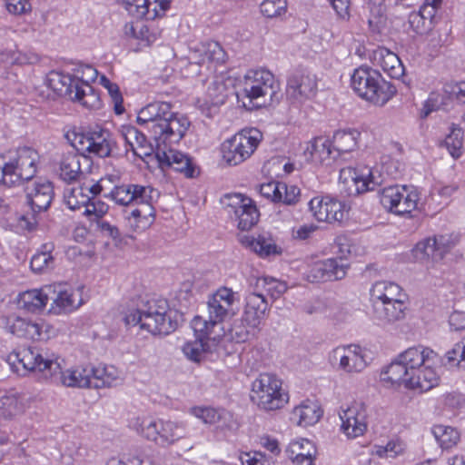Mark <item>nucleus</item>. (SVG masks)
Instances as JSON below:
<instances>
[{
    "label": "nucleus",
    "instance_id": "1",
    "mask_svg": "<svg viewBox=\"0 0 465 465\" xmlns=\"http://www.w3.org/2000/svg\"><path fill=\"white\" fill-rule=\"evenodd\" d=\"M137 123L150 130L156 143H178L185 134L190 122L178 115L166 102H153L143 107L137 115Z\"/></svg>",
    "mask_w": 465,
    "mask_h": 465
},
{
    "label": "nucleus",
    "instance_id": "2",
    "mask_svg": "<svg viewBox=\"0 0 465 465\" xmlns=\"http://www.w3.org/2000/svg\"><path fill=\"white\" fill-rule=\"evenodd\" d=\"M122 314L126 326L140 325L141 329L153 335H167L177 328V322L168 313L165 300H151L142 309H128Z\"/></svg>",
    "mask_w": 465,
    "mask_h": 465
},
{
    "label": "nucleus",
    "instance_id": "3",
    "mask_svg": "<svg viewBox=\"0 0 465 465\" xmlns=\"http://www.w3.org/2000/svg\"><path fill=\"white\" fill-rule=\"evenodd\" d=\"M39 155L29 147L0 154V184L14 186L31 182L36 173Z\"/></svg>",
    "mask_w": 465,
    "mask_h": 465
},
{
    "label": "nucleus",
    "instance_id": "4",
    "mask_svg": "<svg viewBox=\"0 0 465 465\" xmlns=\"http://www.w3.org/2000/svg\"><path fill=\"white\" fill-rule=\"evenodd\" d=\"M237 302L236 293L231 288L220 287L208 299V318L195 316L192 321L193 331H200L205 335L210 334V330L214 332L219 323L236 315Z\"/></svg>",
    "mask_w": 465,
    "mask_h": 465
},
{
    "label": "nucleus",
    "instance_id": "5",
    "mask_svg": "<svg viewBox=\"0 0 465 465\" xmlns=\"http://www.w3.org/2000/svg\"><path fill=\"white\" fill-rule=\"evenodd\" d=\"M351 85L362 99L382 106L395 94V87L385 81L381 74L372 68L361 66L354 70Z\"/></svg>",
    "mask_w": 465,
    "mask_h": 465
},
{
    "label": "nucleus",
    "instance_id": "6",
    "mask_svg": "<svg viewBox=\"0 0 465 465\" xmlns=\"http://www.w3.org/2000/svg\"><path fill=\"white\" fill-rule=\"evenodd\" d=\"M437 353L421 345L410 347L398 355L382 372V380L391 384L401 382L405 376L420 373L419 368L434 364ZM412 381L416 379L411 377Z\"/></svg>",
    "mask_w": 465,
    "mask_h": 465
},
{
    "label": "nucleus",
    "instance_id": "7",
    "mask_svg": "<svg viewBox=\"0 0 465 465\" xmlns=\"http://www.w3.org/2000/svg\"><path fill=\"white\" fill-rule=\"evenodd\" d=\"M250 399L260 410L272 411L283 408L289 402V394L276 374L262 372L252 381Z\"/></svg>",
    "mask_w": 465,
    "mask_h": 465
},
{
    "label": "nucleus",
    "instance_id": "8",
    "mask_svg": "<svg viewBox=\"0 0 465 465\" xmlns=\"http://www.w3.org/2000/svg\"><path fill=\"white\" fill-rule=\"evenodd\" d=\"M242 94L254 107L266 106L278 100L280 85L274 75L268 70L248 71L242 81Z\"/></svg>",
    "mask_w": 465,
    "mask_h": 465
},
{
    "label": "nucleus",
    "instance_id": "9",
    "mask_svg": "<svg viewBox=\"0 0 465 465\" xmlns=\"http://www.w3.org/2000/svg\"><path fill=\"white\" fill-rule=\"evenodd\" d=\"M25 193L30 212L21 217V225L33 230L38 223V215L46 212L54 200V186L47 180L38 179L27 183Z\"/></svg>",
    "mask_w": 465,
    "mask_h": 465
},
{
    "label": "nucleus",
    "instance_id": "10",
    "mask_svg": "<svg viewBox=\"0 0 465 465\" xmlns=\"http://www.w3.org/2000/svg\"><path fill=\"white\" fill-rule=\"evenodd\" d=\"M262 139V133L255 128L243 129L222 144L223 160L229 165H238L248 159Z\"/></svg>",
    "mask_w": 465,
    "mask_h": 465
},
{
    "label": "nucleus",
    "instance_id": "11",
    "mask_svg": "<svg viewBox=\"0 0 465 465\" xmlns=\"http://www.w3.org/2000/svg\"><path fill=\"white\" fill-rule=\"evenodd\" d=\"M268 303L263 293L251 292L242 317V325H234L232 331L239 341H246L254 336L262 321L265 318Z\"/></svg>",
    "mask_w": 465,
    "mask_h": 465
},
{
    "label": "nucleus",
    "instance_id": "12",
    "mask_svg": "<svg viewBox=\"0 0 465 465\" xmlns=\"http://www.w3.org/2000/svg\"><path fill=\"white\" fill-rule=\"evenodd\" d=\"M420 200V193L414 186L391 185L380 193L381 205L398 215L411 213L418 209Z\"/></svg>",
    "mask_w": 465,
    "mask_h": 465
},
{
    "label": "nucleus",
    "instance_id": "13",
    "mask_svg": "<svg viewBox=\"0 0 465 465\" xmlns=\"http://www.w3.org/2000/svg\"><path fill=\"white\" fill-rule=\"evenodd\" d=\"M8 362L16 368L15 363L22 365L25 371H49L52 376L60 371V364L54 360L46 351L38 347L29 346L15 351L8 355Z\"/></svg>",
    "mask_w": 465,
    "mask_h": 465
},
{
    "label": "nucleus",
    "instance_id": "14",
    "mask_svg": "<svg viewBox=\"0 0 465 465\" xmlns=\"http://www.w3.org/2000/svg\"><path fill=\"white\" fill-rule=\"evenodd\" d=\"M340 182L344 184L349 194H359L372 191L382 183L381 175L377 170L367 166L361 169L345 167L340 171Z\"/></svg>",
    "mask_w": 465,
    "mask_h": 465
},
{
    "label": "nucleus",
    "instance_id": "15",
    "mask_svg": "<svg viewBox=\"0 0 465 465\" xmlns=\"http://www.w3.org/2000/svg\"><path fill=\"white\" fill-rule=\"evenodd\" d=\"M116 143L113 134L106 129H95L75 134L74 146L78 151L94 153L99 157H108Z\"/></svg>",
    "mask_w": 465,
    "mask_h": 465
},
{
    "label": "nucleus",
    "instance_id": "16",
    "mask_svg": "<svg viewBox=\"0 0 465 465\" xmlns=\"http://www.w3.org/2000/svg\"><path fill=\"white\" fill-rule=\"evenodd\" d=\"M0 327L18 338L40 341L45 338V322L42 320L32 321L15 314L0 317Z\"/></svg>",
    "mask_w": 465,
    "mask_h": 465
},
{
    "label": "nucleus",
    "instance_id": "17",
    "mask_svg": "<svg viewBox=\"0 0 465 465\" xmlns=\"http://www.w3.org/2000/svg\"><path fill=\"white\" fill-rule=\"evenodd\" d=\"M108 196L118 205L130 206L136 203L159 200L160 192L152 186L129 183L114 186Z\"/></svg>",
    "mask_w": 465,
    "mask_h": 465
},
{
    "label": "nucleus",
    "instance_id": "18",
    "mask_svg": "<svg viewBox=\"0 0 465 465\" xmlns=\"http://www.w3.org/2000/svg\"><path fill=\"white\" fill-rule=\"evenodd\" d=\"M317 94V79L309 73H297L289 77L286 97L293 104H302Z\"/></svg>",
    "mask_w": 465,
    "mask_h": 465
},
{
    "label": "nucleus",
    "instance_id": "19",
    "mask_svg": "<svg viewBox=\"0 0 465 465\" xmlns=\"http://www.w3.org/2000/svg\"><path fill=\"white\" fill-rule=\"evenodd\" d=\"M225 209L228 214L233 213L238 221V228L242 231L250 230L259 220L260 213L250 198L242 194L227 196Z\"/></svg>",
    "mask_w": 465,
    "mask_h": 465
},
{
    "label": "nucleus",
    "instance_id": "20",
    "mask_svg": "<svg viewBox=\"0 0 465 465\" xmlns=\"http://www.w3.org/2000/svg\"><path fill=\"white\" fill-rule=\"evenodd\" d=\"M330 362L345 372H361L367 366L362 349L358 345L340 346L332 350Z\"/></svg>",
    "mask_w": 465,
    "mask_h": 465
},
{
    "label": "nucleus",
    "instance_id": "21",
    "mask_svg": "<svg viewBox=\"0 0 465 465\" xmlns=\"http://www.w3.org/2000/svg\"><path fill=\"white\" fill-rule=\"evenodd\" d=\"M51 311L54 314L69 313L79 308L83 302L81 294L65 283L50 284Z\"/></svg>",
    "mask_w": 465,
    "mask_h": 465
},
{
    "label": "nucleus",
    "instance_id": "22",
    "mask_svg": "<svg viewBox=\"0 0 465 465\" xmlns=\"http://www.w3.org/2000/svg\"><path fill=\"white\" fill-rule=\"evenodd\" d=\"M451 247L452 242L449 236L439 235L419 242L412 249V253L417 261L431 260L432 262H438L444 257Z\"/></svg>",
    "mask_w": 465,
    "mask_h": 465
},
{
    "label": "nucleus",
    "instance_id": "23",
    "mask_svg": "<svg viewBox=\"0 0 465 465\" xmlns=\"http://www.w3.org/2000/svg\"><path fill=\"white\" fill-rule=\"evenodd\" d=\"M341 429L350 438H357L367 430V408L362 402H353L340 414Z\"/></svg>",
    "mask_w": 465,
    "mask_h": 465
},
{
    "label": "nucleus",
    "instance_id": "24",
    "mask_svg": "<svg viewBox=\"0 0 465 465\" xmlns=\"http://www.w3.org/2000/svg\"><path fill=\"white\" fill-rule=\"evenodd\" d=\"M157 143L155 159L162 169L173 168L176 172L184 173L187 177L194 176V169L191 158L185 153L167 148L166 143L162 146Z\"/></svg>",
    "mask_w": 465,
    "mask_h": 465
},
{
    "label": "nucleus",
    "instance_id": "25",
    "mask_svg": "<svg viewBox=\"0 0 465 465\" xmlns=\"http://www.w3.org/2000/svg\"><path fill=\"white\" fill-rule=\"evenodd\" d=\"M312 215L319 222L341 223L346 215L345 205L336 199L325 196L313 198L309 203Z\"/></svg>",
    "mask_w": 465,
    "mask_h": 465
},
{
    "label": "nucleus",
    "instance_id": "26",
    "mask_svg": "<svg viewBox=\"0 0 465 465\" xmlns=\"http://www.w3.org/2000/svg\"><path fill=\"white\" fill-rule=\"evenodd\" d=\"M157 202L158 200L136 203L134 205L137 207L125 213L124 219L133 232H143L154 223L156 215L154 203Z\"/></svg>",
    "mask_w": 465,
    "mask_h": 465
},
{
    "label": "nucleus",
    "instance_id": "27",
    "mask_svg": "<svg viewBox=\"0 0 465 465\" xmlns=\"http://www.w3.org/2000/svg\"><path fill=\"white\" fill-rule=\"evenodd\" d=\"M196 339L187 341L183 346V352L190 361L199 362L206 352H211L217 345L220 334L213 335L210 330V334H203L200 331H194Z\"/></svg>",
    "mask_w": 465,
    "mask_h": 465
},
{
    "label": "nucleus",
    "instance_id": "28",
    "mask_svg": "<svg viewBox=\"0 0 465 465\" xmlns=\"http://www.w3.org/2000/svg\"><path fill=\"white\" fill-rule=\"evenodd\" d=\"M102 185L97 182L84 181L79 186L74 187L65 195V202L72 210L79 208L90 203L95 196L101 193Z\"/></svg>",
    "mask_w": 465,
    "mask_h": 465
},
{
    "label": "nucleus",
    "instance_id": "29",
    "mask_svg": "<svg viewBox=\"0 0 465 465\" xmlns=\"http://www.w3.org/2000/svg\"><path fill=\"white\" fill-rule=\"evenodd\" d=\"M304 154H309L312 162L326 165L331 164L338 156L333 149L332 140L322 136L312 140L308 143Z\"/></svg>",
    "mask_w": 465,
    "mask_h": 465
},
{
    "label": "nucleus",
    "instance_id": "30",
    "mask_svg": "<svg viewBox=\"0 0 465 465\" xmlns=\"http://www.w3.org/2000/svg\"><path fill=\"white\" fill-rule=\"evenodd\" d=\"M226 54L219 43L211 41L203 43L191 51L189 60L193 64H203L206 62L213 61L224 63Z\"/></svg>",
    "mask_w": 465,
    "mask_h": 465
},
{
    "label": "nucleus",
    "instance_id": "31",
    "mask_svg": "<svg viewBox=\"0 0 465 465\" xmlns=\"http://www.w3.org/2000/svg\"><path fill=\"white\" fill-rule=\"evenodd\" d=\"M432 365L433 364H427L419 368L420 372L413 375V378L416 377V379L413 380V382L411 379L410 380L412 376L408 375L401 380V382L397 384H403L408 389L420 390V391H427L432 389L439 383V375Z\"/></svg>",
    "mask_w": 465,
    "mask_h": 465
},
{
    "label": "nucleus",
    "instance_id": "32",
    "mask_svg": "<svg viewBox=\"0 0 465 465\" xmlns=\"http://www.w3.org/2000/svg\"><path fill=\"white\" fill-rule=\"evenodd\" d=\"M94 366L84 364L67 369L61 374V381L66 387H93Z\"/></svg>",
    "mask_w": 465,
    "mask_h": 465
},
{
    "label": "nucleus",
    "instance_id": "33",
    "mask_svg": "<svg viewBox=\"0 0 465 465\" xmlns=\"http://www.w3.org/2000/svg\"><path fill=\"white\" fill-rule=\"evenodd\" d=\"M51 288L45 285L41 289L25 291L18 295L17 306L29 312L42 311L49 301Z\"/></svg>",
    "mask_w": 465,
    "mask_h": 465
},
{
    "label": "nucleus",
    "instance_id": "34",
    "mask_svg": "<svg viewBox=\"0 0 465 465\" xmlns=\"http://www.w3.org/2000/svg\"><path fill=\"white\" fill-rule=\"evenodd\" d=\"M372 306L375 318L383 323H392L402 320L405 316L406 306L402 298L377 302V304Z\"/></svg>",
    "mask_w": 465,
    "mask_h": 465
},
{
    "label": "nucleus",
    "instance_id": "35",
    "mask_svg": "<svg viewBox=\"0 0 465 465\" xmlns=\"http://www.w3.org/2000/svg\"><path fill=\"white\" fill-rule=\"evenodd\" d=\"M82 161L88 163V159L74 153H68L62 156L59 163V177L66 182L81 181L84 172L81 169Z\"/></svg>",
    "mask_w": 465,
    "mask_h": 465
},
{
    "label": "nucleus",
    "instance_id": "36",
    "mask_svg": "<svg viewBox=\"0 0 465 465\" xmlns=\"http://www.w3.org/2000/svg\"><path fill=\"white\" fill-rule=\"evenodd\" d=\"M404 294L400 285L392 282H376L371 289L372 305L377 302H389L390 300L402 298Z\"/></svg>",
    "mask_w": 465,
    "mask_h": 465
},
{
    "label": "nucleus",
    "instance_id": "37",
    "mask_svg": "<svg viewBox=\"0 0 465 465\" xmlns=\"http://www.w3.org/2000/svg\"><path fill=\"white\" fill-rule=\"evenodd\" d=\"M79 78H72L58 72H51L47 77V85L58 95L69 96L71 99L75 92Z\"/></svg>",
    "mask_w": 465,
    "mask_h": 465
},
{
    "label": "nucleus",
    "instance_id": "38",
    "mask_svg": "<svg viewBox=\"0 0 465 465\" xmlns=\"http://www.w3.org/2000/svg\"><path fill=\"white\" fill-rule=\"evenodd\" d=\"M240 241L244 246L249 247L261 257H269L281 253V249L272 239L262 235H259L257 238L244 235Z\"/></svg>",
    "mask_w": 465,
    "mask_h": 465
},
{
    "label": "nucleus",
    "instance_id": "39",
    "mask_svg": "<svg viewBox=\"0 0 465 465\" xmlns=\"http://www.w3.org/2000/svg\"><path fill=\"white\" fill-rule=\"evenodd\" d=\"M361 133L356 129L337 131L332 138L333 149L340 153L354 151L358 147Z\"/></svg>",
    "mask_w": 465,
    "mask_h": 465
},
{
    "label": "nucleus",
    "instance_id": "40",
    "mask_svg": "<svg viewBox=\"0 0 465 465\" xmlns=\"http://www.w3.org/2000/svg\"><path fill=\"white\" fill-rule=\"evenodd\" d=\"M372 60L377 64L381 65L382 69L388 72L392 76L400 75L401 74V61L399 57L385 47H378L372 52Z\"/></svg>",
    "mask_w": 465,
    "mask_h": 465
},
{
    "label": "nucleus",
    "instance_id": "41",
    "mask_svg": "<svg viewBox=\"0 0 465 465\" xmlns=\"http://www.w3.org/2000/svg\"><path fill=\"white\" fill-rule=\"evenodd\" d=\"M322 411L317 403L313 401H304L300 406L294 408L292 417L297 420L300 426H311L315 424L322 416Z\"/></svg>",
    "mask_w": 465,
    "mask_h": 465
},
{
    "label": "nucleus",
    "instance_id": "42",
    "mask_svg": "<svg viewBox=\"0 0 465 465\" xmlns=\"http://www.w3.org/2000/svg\"><path fill=\"white\" fill-rule=\"evenodd\" d=\"M186 435L185 428L183 425L173 421H163L159 426V440L157 444L162 447H167L179 440L184 439Z\"/></svg>",
    "mask_w": 465,
    "mask_h": 465
},
{
    "label": "nucleus",
    "instance_id": "43",
    "mask_svg": "<svg viewBox=\"0 0 465 465\" xmlns=\"http://www.w3.org/2000/svg\"><path fill=\"white\" fill-rule=\"evenodd\" d=\"M120 371L113 365L94 367L93 387H112L121 382Z\"/></svg>",
    "mask_w": 465,
    "mask_h": 465
},
{
    "label": "nucleus",
    "instance_id": "44",
    "mask_svg": "<svg viewBox=\"0 0 465 465\" xmlns=\"http://www.w3.org/2000/svg\"><path fill=\"white\" fill-rule=\"evenodd\" d=\"M75 85V92L72 100L80 103L88 109H98L101 106L99 94L94 92V88L85 81L81 80Z\"/></svg>",
    "mask_w": 465,
    "mask_h": 465
},
{
    "label": "nucleus",
    "instance_id": "45",
    "mask_svg": "<svg viewBox=\"0 0 465 465\" xmlns=\"http://www.w3.org/2000/svg\"><path fill=\"white\" fill-rule=\"evenodd\" d=\"M53 248V243H45L42 246V250L37 252L31 259L32 271L42 273L54 267V260L51 254Z\"/></svg>",
    "mask_w": 465,
    "mask_h": 465
},
{
    "label": "nucleus",
    "instance_id": "46",
    "mask_svg": "<svg viewBox=\"0 0 465 465\" xmlns=\"http://www.w3.org/2000/svg\"><path fill=\"white\" fill-rule=\"evenodd\" d=\"M432 434L440 447L445 450L456 446L460 438L459 431L455 428L445 425L433 426Z\"/></svg>",
    "mask_w": 465,
    "mask_h": 465
},
{
    "label": "nucleus",
    "instance_id": "47",
    "mask_svg": "<svg viewBox=\"0 0 465 465\" xmlns=\"http://www.w3.org/2000/svg\"><path fill=\"white\" fill-rule=\"evenodd\" d=\"M191 413L205 424L218 426L227 414L223 410H217L212 407H193L191 409Z\"/></svg>",
    "mask_w": 465,
    "mask_h": 465
},
{
    "label": "nucleus",
    "instance_id": "48",
    "mask_svg": "<svg viewBox=\"0 0 465 465\" xmlns=\"http://www.w3.org/2000/svg\"><path fill=\"white\" fill-rule=\"evenodd\" d=\"M18 412V399L13 393L0 392V416L11 418Z\"/></svg>",
    "mask_w": 465,
    "mask_h": 465
},
{
    "label": "nucleus",
    "instance_id": "49",
    "mask_svg": "<svg viewBox=\"0 0 465 465\" xmlns=\"http://www.w3.org/2000/svg\"><path fill=\"white\" fill-rule=\"evenodd\" d=\"M446 359L451 366L465 369V338L455 343L452 349L447 351Z\"/></svg>",
    "mask_w": 465,
    "mask_h": 465
},
{
    "label": "nucleus",
    "instance_id": "50",
    "mask_svg": "<svg viewBox=\"0 0 465 465\" xmlns=\"http://www.w3.org/2000/svg\"><path fill=\"white\" fill-rule=\"evenodd\" d=\"M326 267L329 281H338L345 277L348 265L344 263L342 258L326 259Z\"/></svg>",
    "mask_w": 465,
    "mask_h": 465
},
{
    "label": "nucleus",
    "instance_id": "51",
    "mask_svg": "<svg viewBox=\"0 0 465 465\" xmlns=\"http://www.w3.org/2000/svg\"><path fill=\"white\" fill-rule=\"evenodd\" d=\"M208 96L212 105L223 104L228 96L227 88L223 82L220 80L213 82L208 87Z\"/></svg>",
    "mask_w": 465,
    "mask_h": 465
},
{
    "label": "nucleus",
    "instance_id": "52",
    "mask_svg": "<svg viewBox=\"0 0 465 465\" xmlns=\"http://www.w3.org/2000/svg\"><path fill=\"white\" fill-rule=\"evenodd\" d=\"M445 145L450 155L458 158L461 154L462 148V131L460 128H453L450 134L445 138Z\"/></svg>",
    "mask_w": 465,
    "mask_h": 465
},
{
    "label": "nucleus",
    "instance_id": "53",
    "mask_svg": "<svg viewBox=\"0 0 465 465\" xmlns=\"http://www.w3.org/2000/svg\"><path fill=\"white\" fill-rule=\"evenodd\" d=\"M84 206L85 207L84 213L89 217L91 222L95 223H97L98 219H103V217L107 213L109 210V207L106 203L96 199H94Z\"/></svg>",
    "mask_w": 465,
    "mask_h": 465
},
{
    "label": "nucleus",
    "instance_id": "54",
    "mask_svg": "<svg viewBox=\"0 0 465 465\" xmlns=\"http://www.w3.org/2000/svg\"><path fill=\"white\" fill-rule=\"evenodd\" d=\"M100 82L102 85L107 89L109 94L111 95L116 114H121L124 111V108L123 106V97L121 95L118 85L112 83L104 75L101 76Z\"/></svg>",
    "mask_w": 465,
    "mask_h": 465
},
{
    "label": "nucleus",
    "instance_id": "55",
    "mask_svg": "<svg viewBox=\"0 0 465 465\" xmlns=\"http://www.w3.org/2000/svg\"><path fill=\"white\" fill-rule=\"evenodd\" d=\"M123 137L125 144L130 147V150L134 152L137 147L142 144H145L146 137L135 127L128 126L123 131Z\"/></svg>",
    "mask_w": 465,
    "mask_h": 465
},
{
    "label": "nucleus",
    "instance_id": "56",
    "mask_svg": "<svg viewBox=\"0 0 465 465\" xmlns=\"http://www.w3.org/2000/svg\"><path fill=\"white\" fill-rule=\"evenodd\" d=\"M285 0H264L261 4V12L269 18L276 17L285 13Z\"/></svg>",
    "mask_w": 465,
    "mask_h": 465
},
{
    "label": "nucleus",
    "instance_id": "57",
    "mask_svg": "<svg viewBox=\"0 0 465 465\" xmlns=\"http://www.w3.org/2000/svg\"><path fill=\"white\" fill-rule=\"evenodd\" d=\"M168 8V0H148L145 6L146 14L143 18L146 20H154L155 18L162 16Z\"/></svg>",
    "mask_w": 465,
    "mask_h": 465
},
{
    "label": "nucleus",
    "instance_id": "58",
    "mask_svg": "<svg viewBox=\"0 0 465 465\" xmlns=\"http://www.w3.org/2000/svg\"><path fill=\"white\" fill-rule=\"evenodd\" d=\"M307 279L311 282L329 281L325 260L318 261L310 266Z\"/></svg>",
    "mask_w": 465,
    "mask_h": 465
},
{
    "label": "nucleus",
    "instance_id": "59",
    "mask_svg": "<svg viewBox=\"0 0 465 465\" xmlns=\"http://www.w3.org/2000/svg\"><path fill=\"white\" fill-rule=\"evenodd\" d=\"M281 189V199L278 203H283L285 205H295L301 196V191L296 185H288L285 183H282Z\"/></svg>",
    "mask_w": 465,
    "mask_h": 465
},
{
    "label": "nucleus",
    "instance_id": "60",
    "mask_svg": "<svg viewBox=\"0 0 465 465\" xmlns=\"http://www.w3.org/2000/svg\"><path fill=\"white\" fill-rule=\"evenodd\" d=\"M282 182L272 181L260 185V193L272 203H278L281 199Z\"/></svg>",
    "mask_w": 465,
    "mask_h": 465
},
{
    "label": "nucleus",
    "instance_id": "61",
    "mask_svg": "<svg viewBox=\"0 0 465 465\" xmlns=\"http://www.w3.org/2000/svg\"><path fill=\"white\" fill-rule=\"evenodd\" d=\"M404 450L401 441H389L386 446H376L375 454L381 458H395Z\"/></svg>",
    "mask_w": 465,
    "mask_h": 465
},
{
    "label": "nucleus",
    "instance_id": "62",
    "mask_svg": "<svg viewBox=\"0 0 465 465\" xmlns=\"http://www.w3.org/2000/svg\"><path fill=\"white\" fill-rule=\"evenodd\" d=\"M160 425L161 420H143L139 432L147 440H153L157 444Z\"/></svg>",
    "mask_w": 465,
    "mask_h": 465
},
{
    "label": "nucleus",
    "instance_id": "63",
    "mask_svg": "<svg viewBox=\"0 0 465 465\" xmlns=\"http://www.w3.org/2000/svg\"><path fill=\"white\" fill-rule=\"evenodd\" d=\"M239 460L242 465H270L266 456L260 451L241 452Z\"/></svg>",
    "mask_w": 465,
    "mask_h": 465
},
{
    "label": "nucleus",
    "instance_id": "64",
    "mask_svg": "<svg viewBox=\"0 0 465 465\" xmlns=\"http://www.w3.org/2000/svg\"><path fill=\"white\" fill-rule=\"evenodd\" d=\"M444 92L451 99L465 104V82L447 84L444 85Z\"/></svg>",
    "mask_w": 465,
    "mask_h": 465
}]
</instances>
